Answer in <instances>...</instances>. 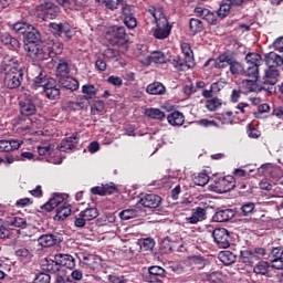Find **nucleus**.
Returning <instances> with one entry per match:
<instances>
[{
  "label": "nucleus",
  "mask_w": 283,
  "mask_h": 283,
  "mask_svg": "<svg viewBox=\"0 0 283 283\" xmlns=\"http://www.w3.org/2000/svg\"><path fill=\"white\" fill-rule=\"evenodd\" d=\"M153 17L155 19V28L153 29V36L163 41L168 39L169 34H171V24H169V20H167V15L163 12V9L158 8L153 11Z\"/></svg>",
  "instance_id": "f257e3e1"
},
{
  "label": "nucleus",
  "mask_w": 283,
  "mask_h": 283,
  "mask_svg": "<svg viewBox=\"0 0 283 283\" xmlns=\"http://www.w3.org/2000/svg\"><path fill=\"white\" fill-rule=\"evenodd\" d=\"M108 42L111 45H117V48H123L129 43V35L125 30V27L113 25L108 29Z\"/></svg>",
  "instance_id": "f03ea898"
},
{
  "label": "nucleus",
  "mask_w": 283,
  "mask_h": 283,
  "mask_svg": "<svg viewBox=\"0 0 283 283\" xmlns=\"http://www.w3.org/2000/svg\"><path fill=\"white\" fill-rule=\"evenodd\" d=\"M23 67H15V69H9V71L4 74V87L8 90H17L21 87V84L23 83Z\"/></svg>",
  "instance_id": "7ed1b4c3"
},
{
  "label": "nucleus",
  "mask_w": 283,
  "mask_h": 283,
  "mask_svg": "<svg viewBox=\"0 0 283 283\" xmlns=\"http://www.w3.org/2000/svg\"><path fill=\"white\" fill-rule=\"evenodd\" d=\"M28 56L34 61H48L52 59V53L50 52V43L45 44H31L28 48Z\"/></svg>",
  "instance_id": "20e7f679"
},
{
  "label": "nucleus",
  "mask_w": 283,
  "mask_h": 283,
  "mask_svg": "<svg viewBox=\"0 0 283 283\" xmlns=\"http://www.w3.org/2000/svg\"><path fill=\"white\" fill-rule=\"evenodd\" d=\"M269 69L265 71V75L263 77L262 88L269 92V94L275 93V84L280 78V70L275 67V65L268 66Z\"/></svg>",
  "instance_id": "39448f33"
},
{
  "label": "nucleus",
  "mask_w": 283,
  "mask_h": 283,
  "mask_svg": "<svg viewBox=\"0 0 283 283\" xmlns=\"http://www.w3.org/2000/svg\"><path fill=\"white\" fill-rule=\"evenodd\" d=\"M212 188L216 193H227L235 189V178L233 176L219 177L214 179Z\"/></svg>",
  "instance_id": "423d86ee"
},
{
  "label": "nucleus",
  "mask_w": 283,
  "mask_h": 283,
  "mask_svg": "<svg viewBox=\"0 0 283 283\" xmlns=\"http://www.w3.org/2000/svg\"><path fill=\"white\" fill-rule=\"evenodd\" d=\"M212 238L219 249H229L231 247V234L226 228H216L212 231Z\"/></svg>",
  "instance_id": "0eeeda50"
},
{
  "label": "nucleus",
  "mask_w": 283,
  "mask_h": 283,
  "mask_svg": "<svg viewBox=\"0 0 283 283\" xmlns=\"http://www.w3.org/2000/svg\"><path fill=\"white\" fill-rule=\"evenodd\" d=\"M49 28L54 36H64L67 41L74 36V31H72V27L67 22H51Z\"/></svg>",
  "instance_id": "6e6552de"
},
{
  "label": "nucleus",
  "mask_w": 283,
  "mask_h": 283,
  "mask_svg": "<svg viewBox=\"0 0 283 283\" xmlns=\"http://www.w3.org/2000/svg\"><path fill=\"white\" fill-rule=\"evenodd\" d=\"M122 17H123L124 25H126L128 30H134V28L138 25V20H136V10H134L132 6L123 4Z\"/></svg>",
  "instance_id": "1a4fd4ad"
},
{
  "label": "nucleus",
  "mask_w": 283,
  "mask_h": 283,
  "mask_svg": "<svg viewBox=\"0 0 283 283\" xmlns=\"http://www.w3.org/2000/svg\"><path fill=\"white\" fill-rule=\"evenodd\" d=\"M39 8L43 21H48V19H56V17H59V12H61L59 6L50 1L42 3Z\"/></svg>",
  "instance_id": "9d476101"
},
{
  "label": "nucleus",
  "mask_w": 283,
  "mask_h": 283,
  "mask_svg": "<svg viewBox=\"0 0 283 283\" xmlns=\"http://www.w3.org/2000/svg\"><path fill=\"white\" fill-rule=\"evenodd\" d=\"M270 262H271V268L275 269L276 271H282L283 270V247H274L270 251L269 254Z\"/></svg>",
  "instance_id": "9b49d317"
},
{
  "label": "nucleus",
  "mask_w": 283,
  "mask_h": 283,
  "mask_svg": "<svg viewBox=\"0 0 283 283\" xmlns=\"http://www.w3.org/2000/svg\"><path fill=\"white\" fill-rule=\"evenodd\" d=\"M23 39L25 41L24 50L28 52V48H30V45H39V43H41V32L31 25L23 34Z\"/></svg>",
  "instance_id": "f8f14e48"
},
{
  "label": "nucleus",
  "mask_w": 283,
  "mask_h": 283,
  "mask_svg": "<svg viewBox=\"0 0 283 283\" xmlns=\"http://www.w3.org/2000/svg\"><path fill=\"white\" fill-rule=\"evenodd\" d=\"M0 43H2L7 50H11L12 52H19L21 49V42L9 32L0 33Z\"/></svg>",
  "instance_id": "ddd939ff"
},
{
  "label": "nucleus",
  "mask_w": 283,
  "mask_h": 283,
  "mask_svg": "<svg viewBox=\"0 0 283 283\" xmlns=\"http://www.w3.org/2000/svg\"><path fill=\"white\" fill-rule=\"evenodd\" d=\"M62 240H63V234L53 233V234H42L41 237H39L38 242L40 247H42L43 249H49V247L61 244Z\"/></svg>",
  "instance_id": "4468645a"
},
{
  "label": "nucleus",
  "mask_w": 283,
  "mask_h": 283,
  "mask_svg": "<svg viewBox=\"0 0 283 283\" xmlns=\"http://www.w3.org/2000/svg\"><path fill=\"white\" fill-rule=\"evenodd\" d=\"M195 14H196V17H200L201 19H203V21H207V23H209V25L218 24V18L216 17V13H213V11H211L207 8L196 7Z\"/></svg>",
  "instance_id": "2eb2a0df"
},
{
  "label": "nucleus",
  "mask_w": 283,
  "mask_h": 283,
  "mask_svg": "<svg viewBox=\"0 0 283 283\" xmlns=\"http://www.w3.org/2000/svg\"><path fill=\"white\" fill-rule=\"evenodd\" d=\"M186 224H198V222H202L207 220V209L202 207H197L191 210V216L186 217Z\"/></svg>",
  "instance_id": "dca6fc26"
},
{
  "label": "nucleus",
  "mask_w": 283,
  "mask_h": 283,
  "mask_svg": "<svg viewBox=\"0 0 283 283\" xmlns=\"http://www.w3.org/2000/svg\"><path fill=\"white\" fill-rule=\"evenodd\" d=\"M43 92L49 101H59L61 97V88L56 86V80L50 77L49 84L43 88Z\"/></svg>",
  "instance_id": "f3484780"
},
{
  "label": "nucleus",
  "mask_w": 283,
  "mask_h": 283,
  "mask_svg": "<svg viewBox=\"0 0 283 283\" xmlns=\"http://www.w3.org/2000/svg\"><path fill=\"white\" fill-rule=\"evenodd\" d=\"M140 205L147 209H158L163 202V198L158 195L148 193L140 198Z\"/></svg>",
  "instance_id": "a211bd4d"
},
{
  "label": "nucleus",
  "mask_w": 283,
  "mask_h": 283,
  "mask_svg": "<svg viewBox=\"0 0 283 283\" xmlns=\"http://www.w3.org/2000/svg\"><path fill=\"white\" fill-rule=\"evenodd\" d=\"M34 71H35V76H34L32 86L34 87V90H39V87H43L44 90L46 85L50 84V77L45 75V73L43 72V69H41L40 66H35Z\"/></svg>",
  "instance_id": "6ab92c4d"
},
{
  "label": "nucleus",
  "mask_w": 283,
  "mask_h": 283,
  "mask_svg": "<svg viewBox=\"0 0 283 283\" xmlns=\"http://www.w3.org/2000/svg\"><path fill=\"white\" fill-rule=\"evenodd\" d=\"M184 59L188 65V70H193L196 67V57H193V50H191V44L182 42L180 44Z\"/></svg>",
  "instance_id": "aec40b11"
},
{
  "label": "nucleus",
  "mask_w": 283,
  "mask_h": 283,
  "mask_svg": "<svg viewBox=\"0 0 283 283\" xmlns=\"http://www.w3.org/2000/svg\"><path fill=\"white\" fill-rule=\"evenodd\" d=\"M40 266L42 271H45V273L55 274L59 273V271H61L59 262L55 259V255H53V259H42L40 262Z\"/></svg>",
  "instance_id": "412c9836"
},
{
  "label": "nucleus",
  "mask_w": 283,
  "mask_h": 283,
  "mask_svg": "<svg viewBox=\"0 0 283 283\" xmlns=\"http://www.w3.org/2000/svg\"><path fill=\"white\" fill-rule=\"evenodd\" d=\"M55 260L57 261V265L60 266V270L63 269H74L76 266V260L74 256L70 254H63V253H57L55 254Z\"/></svg>",
  "instance_id": "4be33fe9"
},
{
  "label": "nucleus",
  "mask_w": 283,
  "mask_h": 283,
  "mask_svg": "<svg viewBox=\"0 0 283 283\" xmlns=\"http://www.w3.org/2000/svg\"><path fill=\"white\" fill-rule=\"evenodd\" d=\"M233 52L230 51H226L223 53H221L216 60H214V64L213 67H216V70H224L227 67H229L231 60L233 59Z\"/></svg>",
  "instance_id": "5701e85b"
},
{
  "label": "nucleus",
  "mask_w": 283,
  "mask_h": 283,
  "mask_svg": "<svg viewBox=\"0 0 283 283\" xmlns=\"http://www.w3.org/2000/svg\"><path fill=\"white\" fill-rule=\"evenodd\" d=\"M235 218V211L233 209H219L212 216L213 222H229Z\"/></svg>",
  "instance_id": "b1692460"
},
{
  "label": "nucleus",
  "mask_w": 283,
  "mask_h": 283,
  "mask_svg": "<svg viewBox=\"0 0 283 283\" xmlns=\"http://www.w3.org/2000/svg\"><path fill=\"white\" fill-rule=\"evenodd\" d=\"M0 67L4 72H9L10 70H17V67H22V66L19 59L14 57L13 55L7 54L2 57Z\"/></svg>",
  "instance_id": "393cba45"
},
{
  "label": "nucleus",
  "mask_w": 283,
  "mask_h": 283,
  "mask_svg": "<svg viewBox=\"0 0 283 283\" xmlns=\"http://www.w3.org/2000/svg\"><path fill=\"white\" fill-rule=\"evenodd\" d=\"M19 105L21 116L30 118V116H34V114H36V105L34 102H32V99H24L20 102Z\"/></svg>",
  "instance_id": "a878e982"
},
{
  "label": "nucleus",
  "mask_w": 283,
  "mask_h": 283,
  "mask_svg": "<svg viewBox=\"0 0 283 283\" xmlns=\"http://www.w3.org/2000/svg\"><path fill=\"white\" fill-rule=\"evenodd\" d=\"M167 275L165 269L158 265H153L148 269V280L149 282H163V279Z\"/></svg>",
  "instance_id": "bb28decb"
},
{
  "label": "nucleus",
  "mask_w": 283,
  "mask_h": 283,
  "mask_svg": "<svg viewBox=\"0 0 283 283\" xmlns=\"http://www.w3.org/2000/svg\"><path fill=\"white\" fill-rule=\"evenodd\" d=\"M64 200L65 198H63L61 195L53 193V197L50 200H48L43 206H41L40 209L50 213V211H54V209H56L59 205L64 202Z\"/></svg>",
  "instance_id": "cd10ccee"
},
{
  "label": "nucleus",
  "mask_w": 283,
  "mask_h": 283,
  "mask_svg": "<svg viewBox=\"0 0 283 283\" xmlns=\"http://www.w3.org/2000/svg\"><path fill=\"white\" fill-rule=\"evenodd\" d=\"M71 72H72V69H70V62L65 59H59V62L55 69V74L57 78L70 76Z\"/></svg>",
  "instance_id": "c85d7f7f"
},
{
  "label": "nucleus",
  "mask_w": 283,
  "mask_h": 283,
  "mask_svg": "<svg viewBox=\"0 0 283 283\" xmlns=\"http://www.w3.org/2000/svg\"><path fill=\"white\" fill-rule=\"evenodd\" d=\"M83 101L92 104V101L96 98V94H98V88L94 86V84H85L82 86Z\"/></svg>",
  "instance_id": "c756f323"
},
{
  "label": "nucleus",
  "mask_w": 283,
  "mask_h": 283,
  "mask_svg": "<svg viewBox=\"0 0 283 283\" xmlns=\"http://www.w3.org/2000/svg\"><path fill=\"white\" fill-rule=\"evenodd\" d=\"M59 83L61 87L64 90H70V92H76L80 85L78 80L67 75L65 77H60Z\"/></svg>",
  "instance_id": "7c9ffc66"
},
{
  "label": "nucleus",
  "mask_w": 283,
  "mask_h": 283,
  "mask_svg": "<svg viewBox=\"0 0 283 283\" xmlns=\"http://www.w3.org/2000/svg\"><path fill=\"white\" fill-rule=\"evenodd\" d=\"M239 260L242 264H247V266H253L258 262V256L251 250H241Z\"/></svg>",
  "instance_id": "2f4dec72"
},
{
  "label": "nucleus",
  "mask_w": 283,
  "mask_h": 283,
  "mask_svg": "<svg viewBox=\"0 0 283 283\" xmlns=\"http://www.w3.org/2000/svg\"><path fill=\"white\" fill-rule=\"evenodd\" d=\"M23 143L19 142V139H1L0 140V151H14V149H19Z\"/></svg>",
  "instance_id": "473e14b6"
},
{
  "label": "nucleus",
  "mask_w": 283,
  "mask_h": 283,
  "mask_svg": "<svg viewBox=\"0 0 283 283\" xmlns=\"http://www.w3.org/2000/svg\"><path fill=\"white\" fill-rule=\"evenodd\" d=\"M229 69L232 76H243L244 74V65L235 60V53L232 55V60H230Z\"/></svg>",
  "instance_id": "72a5a7b5"
},
{
  "label": "nucleus",
  "mask_w": 283,
  "mask_h": 283,
  "mask_svg": "<svg viewBox=\"0 0 283 283\" xmlns=\"http://www.w3.org/2000/svg\"><path fill=\"white\" fill-rule=\"evenodd\" d=\"M269 269H271V263H269V261L261 260L254 265L253 273H255V275H264L265 277H271L269 274Z\"/></svg>",
  "instance_id": "f704fd0d"
},
{
  "label": "nucleus",
  "mask_w": 283,
  "mask_h": 283,
  "mask_svg": "<svg viewBox=\"0 0 283 283\" xmlns=\"http://www.w3.org/2000/svg\"><path fill=\"white\" fill-rule=\"evenodd\" d=\"M218 259L226 266H231V264H234L235 260H238V256L233 252H231L229 250H224V251L219 252Z\"/></svg>",
  "instance_id": "c9c22d12"
},
{
  "label": "nucleus",
  "mask_w": 283,
  "mask_h": 283,
  "mask_svg": "<svg viewBox=\"0 0 283 283\" xmlns=\"http://www.w3.org/2000/svg\"><path fill=\"white\" fill-rule=\"evenodd\" d=\"M146 92L147 94H150L153 96H163V94H165L167 92V88L165 87V85L160 82H155L149 84L146 87Z\"/></svg>",
  "instance_id": "e433bc0d"
},
{
  "label": "nucleus",
  "mask_w": 283,
  "mask_h": 283,
  "mask_svg": "<svg viewBox=\"0 0 283 283\" xmlns=\"http://www.w3.org/2000/svg\"><path fill=\"white\" fill-rule=\"evenodd\" d=\"M235 7L231 0H222L219 9L217 10V15L219 19H226L228 14L231 13V8Z\"/></svg>",
  "instance_id": "4c0bfd02"
},
{
  "label": "nucleus",
  "mask_w": 283,
  "mask_h": 283,
  "mask_svg": "<svg viewBox=\"0 0 283 283\" xmlns=\"http://www.w3.org/2000/svg\"><path fill=\"white\" fill-rule=\"evenodd\" d=\"M88 105H91V114H93V116H103V113L105 112V102L96 97L93 101H91Z\"/></svg>",
  "instance_id": "58836bf2"
},
{
  "label": "nucleus",
  "mask_w": 283,
  "mask_h": 283,
  "mask_svg": "<svg viewBox=\"0 0 283 283\" xmlns=\"http://www.w3.org/2000/svg\"><path fill=\"white\" fill-rule=\"evenodd\" d=\"M243 76H247V78H252L254 81H260V65L249 64L247 69H243Z\"/></svg>",
  "instance_id": "ea45409f"
},
{
  "label": "nucleus",
  "mask_w": 283,
  "mask_h": 283,
  "mask_svg": "<svg viewBox=\"0 0 283 283\" xmlns=\"http://www.w3.org/2000/svg\"><path fill=\"white\" fill-rule=\"evenodd\" d=\"M65 107L69 112H81V109H87V102L81 97L76 102H66Z\"/></svg>",
  "instance_id": "a19ab883"
},
{
  "label": "nucleus",
  "mask_w": 283,
  "mask_h": 283,
  "mask_svg": "<svg viewBox=\"0 0 283 283\" xmlns=\"http://www.w3.org/2000/svg\"><path fill=\"white\" fill-rule=\"evenodd\" d=\"M265 63L268 66L275 65V69L283 65V57L277 55L275 52H270L265 54Z\"/></svg>",
  "instance_id": "79ce46f5"
},
{
  "label": "nucleus",
  "mask_w": 283,
  "mask_h": 283,
  "mask_svg": "<svg viewBox=\"0 0 283 283\" xmlns=\"http://www.w3.org/2000/svg\"><path fill=\"white\" fill-rule=\"evenodd\" d=\"M167 120L174 127L180 126L185 123V115L180 111H175L167 116Z\"/></svg>",
  "instance_id": "37998d69"
},
{
  "label": "nucleus",
  "mask_w": 283,
  "mask_h": 283,
  "mask_svg": "<svg viewBox=\"0 0 283 283\" xmlns=\"http://www.w3.org/2000/svg\"><path fill=\"white\" fill-rule=\"evenodd\" d=\"M69 216H72V206L64 203L56 209L54 220L63 221L65 218H69Z\"/></svg>",
  "instance_id": "c03bdc74"
},
{
  "label": "nucleus",
  "mask_w": 283,
  "mask_h": 283,
  "mask_svg": "<svg viewBox=\"0 0 283 283\" xmlns=\"http://www.w3.org/2000/svg\"><path fill=\"white\" fill-rule=\"evenodd\" d=\"M8 227H15L18 229H25L28 227V221L24 218L13 216L7 219Z\"/></svg>",
  "instance_id": "a18cd8bd"
},
{
  "label": "nucleus",
  "mask_w": 283,
  "mask_h": 283,
  "mask_svg": "<svg viewBox=\"0 0 283 283\" xmlns=\"http://www.w3.org/2000/svg\"><path fill=\"white\" fill-rule=\"evenodd\" d=\"M145 115L147 118H153L154 120H165V112H163L160 108H146Z\"/></svg>",
  "instance_id": "49530a36"
},
{
  "label": "nucleus",
  "mask_w": 283,
  "mask_h": 283,
  "mask_svg": "<svg viewBox=\"0 0 283 283\" xmlns=\"http://www.w3.org/2000/svg\"><path fill=\"white\" fill-rule=\"evenodd\" d=\"M76 137H67L66 139H63L60 145L59 149L60 151H72L76 147Z\"/></svg>",
  "instance_id": "de8ad7c7"
},
{
  "label": "nucleus",
  "mask_w": 283,
  "mask_h": 283,
  "mask_svg": "<svg viewBox=\"0 0 283 283\" xmlns=\"http://www.w3.org/2000/svg\"><path fill=\"white\" fill-rule=\"evenodd\" d=\"M171 64L179 72H185L186 70H189V64H187V60H182V57H180L179 55L172 57Z\"/></svg>",
  "instance_id": "09e8293b"
},
{
  "label": "nucleus",
  "mask_w": 283,
  "mask_h": 283,
  "mask_svg": "<svg viewBox=\"0 0 283 283\" xmlns=\"http://www.w3.org/2000/svg\"><path fill=\"white\" fill-rule=\"evenodd\" d=\"M189 28L192 34H199V32H202V30H205V24H202L199 19L191 18L189 20Z\"/></svg>",
  "instance_id": "8fccbe9b"
},
{
  "label": "nucleus",
  "mask_w": 283,
  "mask_h": 283,
  "mask_svg": "<svg viewBox=\"0 0 283 283\" xmlns=\"http://www.w3.org/2000/svg\"><path fill=\"white\" fill-rule=\"evenodd\" d=\"M83 217L87 222H92V220H96L98 218L99 212L96 208H86L85 210L81 211Z\"/></svg>",
  "instance_id": "3c124183"
},
{
  "label": "nucleus",
  "mask_w": 283,
  "mask_h": 283,
  "mask_svg": "<svg viewBox=\"0 0 283 283\" xmlns=\"http://www.w3.org/2000/svg\"><path fill=\"white\" fill-rule=\"evenodd\" d=\"M80 261L82 264H85V266H88V269H94L96 264V256L94 254H81Z\"/></svg>",
  "instance_id": "603ef678"
},
{
  "label": "nucleus",
  "mask_w": 283,
  "mask_h": 283,
  "mask_svg": "<svg viewBox=\"0 0 283 283\" xmlns=\"http://www.w3.org/2000/svg\"><path fill=\"white\" fill-rule=\"evenodd\" d=\"M108 282H111V283H134V280H132L127 276L120 275V274L113 273V274L108 275Z\"/></svg>",
  "instance_id": "864d4df0"
},
{
  "label": "nucleus",
  "mask_w": 283,
  "mask_h": 283,
  "mask_svg": "<svg viewBox=\"0 0 283 283\" xmlns=\"http://www.w3.org/2000/svg\"><path fill=\"white\" fill-rule=\"evenodd\" d=\"M192 180L197 187H205L209 184V175L207 172H199Z\"/></svg>",
  "instance_id": "5fc2aeb1"
},
{
  "label": "nucleus",
  "mask_w": 283,
  "mask_h": 283,
  "mask_svg": "<svg viewBox=\"0 0 283 283\" xmlns=\"http://www.w3.org/2000/svg\"><path fill=\"white\" fill-rule=\"evenodd\" d=\"M12 232L8 229V224L3 219H0V240H10Z\"/></svg>",
  "instance_id": "6e6d98bb"
},
{
  "label": "nucleus",
  "mask_w": 283,
  "mask_h": 283,
  "mask_svg": "<svg viewBox=\"0 0 283 283\" xmlns=\"http://www.w3.org/2000/svg\"><path fill=\"white\" fill-rule=\"evenodd\" d=\"M138 210L126 209L119 212L120 220H132L133 218H138Z\"/></svg>",
  "instance_id": "4d7b16f0"
},
{
  "label": "nucleus",
  "mask_w": 283,
  "mask_h": 283,
  "mask_svg": "<svg viewBox=\"0 0 283 283\" xmlns=\"http://www.w3.org/2000/svg\"><path fill=\"white\" fill-rule=\"evenodd\" d=\"M245 61L248 63V65H259L262 62V55L258 54V53H248L245 55Z\"/></svg>",
  "instance_id": "13d9d810"
},
{
  "label": "nucleus",
  "mask_w": 283,
  "mask_h": 283,
  "mask_svg": "<svg viewBox=\"0 0 283 283\" xmlns=\"http://www.w3.org/2000/svg\"><path fill=\"white\" fill-rule=\"evenodd\" d=\"M50 44L51 59L54 56H59L63 52V43L61 42H52Z\"/></svg>",
  "instance_id": "bf43d9fd"
},
{
  "label": "nucleus",
  "mask_w": 283,
  "mask_h": 283,
  "mask_svg": "<svg viewBox=\"0 0 283 283\" xmlns=\"http://www.w3.org/2000/svg\"><path fill=\"white\" fill-rule=\"evenodd\" d=\"M15 256L20 258V260H30L32 258V252L25 247H21L15 249Z\"/></svg>",
  "instance_id": "052dcab7"
},
{
  "label": "nucleus",
  "mask_w": 283,
  "mask_h": 283,
  "mask_svg": "<svg viewBox=\"0 0 283 283\" xmlns=\"http://www.w3.org/2000/svg\"><path fill=\"white\" fill-rule=\"evenodd\" d=\"M209 283H223L224 282V275H222V272H212L210 274L206 275Z\"/></svg>",
  "instance_id": "680f3d73"
},
{
  "label": "nucleus",
  "mask_w": 283,
  "mask_h": 283,
  "mask_svg": "<svg viewBox=\"0 0 283 283\" xmlns=\"http://www.w3.org/2000/svg\"><path fill=\"white\" fill-rule=\"evenodd\" d=\"M153 63H157L159 65H163V63H167V55L163 51L154 52L150 56Z\"/></svg>",
  "instance_id": "e2e57ef3"
},
{
  "label": "nucleus",
  "mask_w": 283,
  "mask_h": 283,
  "mask_svg": "<svg viewBox=\"0 0 283 283\" xmlns=\"http://www.w3.org/2000/svg\"><path fill=\"white\" fill-rule=\"evenodd\" d=\"M220 105H222V101L218 97H212L206 102V107L209 112H216Z\"/></svg>",
  "instance_id": "0e129e2a"
},
{
  "label": "nucleus",
  "mask_w": 283,
  "mask_h": 283,
  "mask_svg": "<svg viewBox=\"0 0 283 283\" xmlns=\"http://www.w3.org/2000/svg\"><path fill=\"white\" fill-rule=\"evenodd\" d=\"M240 211H241L242 216H244V217L251 216V213H254V211H255V203L245 202L242 205Z\"/></svg>",
  "instance_id": "69168bd1"
},
{
  "label": "nucleus",
  "mask_w": 283,
  "mask_h": 283,
  "mask_svg": "<svg viewBox=\"0 0 283 283\" xmlns=\"http://www.w3.org/2000/svg\"><path fill=\"white\" fill-rule=\"evenodd\" d=\"M255 83H258V80L249 78L243 81V87L245 90L244 92L245 93L255 92V87H256Z\"/></svg>",
  "instance_id": "338daca9"
},
{
  "label": "nucleus",
  "mask_w": 283,
  "mask_h": 283,
  "mask_svg": "<svg viewBox=\"0 0 283 283\" xmlns=\"http://www.w3.org/2000/svg\"><path fill=\"white\" fill-rule=\"evenodd\" d=\"M52 280V276L48 273L40 272L35 275L33 283H50Z\"/></svg>",
  "instance_id": "774afa93"
}]
</instances>
